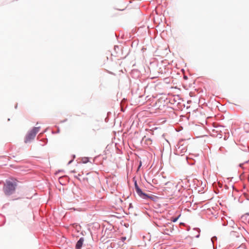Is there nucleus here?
Listing matches in <instances>:
<instances>
[{
    "mask_svg": "<svg viewBox=\"0 0 249 249\" xmlns=\"http://www.w3.org/2000/svg\"><path fill=\"white\" fill-rule=\"evenodd\" d=\"M188 140H181L179 141L176 147V152L178 155H183L187 150Z\"/></svg>",
    "mask_w": 249,
    "mask_h": 249,
    "instance_id": "1",
    "label": "nucleus"
},
{
    "mask_svg": "<svg viewBox=\"0 0 249 249\" xmlns=\"http://www.w3.org/2000/svg\"><path fill=\"white\" fill-rule=\"evenodd\" d=\"M16 189V184L10 181L7 182L3 188L4 193L7 196H9L14 193Z\"/></svg>",
    "mask_w": 249,
    "mask_h": 249,
    "instance_id": "2",
    "label": "nucleus"
},
{
    "mask_svg": "<svg viewBox=\"0 0 249 249\" xmlns=\"http://www.w3.org/2000/svg\"><path fill=\"white\" fill-rule=\"evenodd\" d=\"M40 127H34L27 135L25 142H27L35 138L36 133L39 131Z\"/></svg>",
    "mask_w": 249,
    "mask_h": 249,
    "instance_id": "3",
    "label": "nucleus"
},
{
    "mask_svg": "<svg viewBox=\"0 0 249 249\" xmlns=\"http://www.w3.org/2000/svg\"><path fill=\"white\" fill-rule=\"evenodd\" d=\"M135 188L136 190V191L138 195L140 196L141 197L146 199L149 198V196L145 194L142 193V190L140 189V188L139 187L137 183L136 182H135Z\"/></svg>",
    "mask_w": 249,
    "mask_h": 249,
    "instance_id": "4",
    "label": "nucleus"
},
{
    "mask_svg": "<svg viewBox=\"0 0 249 249\" xmlns=\"http://www.w3.org/2000/svg\"><path fill=\"white\" fill-rule=\"evenodd\" d=\"M191 234L192 238L198 237L199 236V231L198 229H193V231H191Z\"/></svg>",
    "mask_w": 249,
    "mask_h": 249,
    "instance_id": "5",
    "label": "nucleus"
},
{
    "mask_svg": "<svg viewBox=\"0 0 249 249\" xmlns=\"http://www.w3.org/2000/svg\"><path fill=\"white\" fill-rule=\"evenodd\" d=\"M84 241V239L83 237L80 238L76 244L75 249H81V247H82Z\"/></svg>",
    "mask_w": 249,
    "mask_h": 249,
    "instance_id": "6",
    "label": "nucleus"
},
{
    "mask_svg": "<svg viewBox=\"0 0 249 249\" xmlns=\"http://www.w3.org/2000/svg\"><path fill=\"white\" fill-rule=\"evenodd\" d=\"M164 228H163L162 231L163 232L164 234L169 235L170 233L172 232V231L173 230V227H169V229H167L165 227V226H164Z\"/></svg>",
    "mask_w": 249,
    "mask_h": 249,
    "instance_id": "7",
    "label": "nucleus"
},
{
    "mask_svg": "<svg viewBox=\"0 0 249 249\" xmlns=\"http://www.w3.org/2000/svg\"><path fill=\"white\" fill-rule=\"evenodd\" d=\"M146 142H147V144H151V143H152V141H151V140L150 139H149V138L147 139L146 140Z\"/></svg>",
    "mask_w": 249,
    "mask_h": 249,
    "instance_id": "8",
    "label": "nucleus"
},
{
    "mask_svg": "<svg viewBox=\"0 0 249 249\" xmlns=\"http://www.w3.org/2000/svg\"><path fill=\"white\" fill-rule=\"evenodd\" d=\"M178 218H174V219H173V220H172V221L173 222H176V221H177Z\"/></svg>",
    "mask_w": 249,
    "mask_h": 249,
    "instance_id": "9",
    "label": "nucleus"
},
{
    "mask_svg": "<svg viewBox=\"0 0 249 249\" xmlns=\"http://www.w3.org/2000/svg\"><path fill=\"white\" fill-rule=\"evenodd\" d=\"M218 128H216V129H213V131H215L216 132H218Z\"/></svg>",
    "mask_w": 249,
    "mask_h": 249,
    "instance_id": "10",
    "label": "nucleus"
},
{
    "mask_svg": "<svg viewBox=\"0 0 249 249\" xmlns=\"http://www.w3.org/2000/svg\"><path fill=\"white\" fill-rule=\"evenodd\" d=\"M221 135H222L221 134H220L219 136L217 135L216 137H218L219 138H221Z\"/></svg>",
    "mask_w": 249,
    "mask_h": 249,
    "instance_id": "11",
    "label": "nucleus"
}]
</instances>
